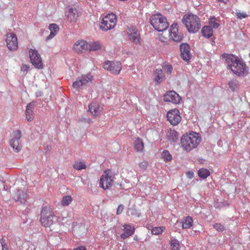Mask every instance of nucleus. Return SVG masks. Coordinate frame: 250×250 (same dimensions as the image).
Here are the masks:
<instances>
[{
	"label": "nucleus",
	"instance_id": "c85d7f7f",
	"mask_svg": "<svg viewBox=\"0 0 250 250\" xmlns=\"http://www.w3.org/2000/svg\"><path fill=\"white\" fill-rule=\"evenodd\" d=\"M134 146L137 151H142L144 149L143 141L140 138H138L134 142Z\"/></svg>",
	"mask_w": 250,
	"mask_h": 250
},
{
	"label": "nucleus",
	"instance_id": "c03bdc74",
	"mask_svg": "<svg viewBox=\"0 0 250 250\" xmlns=\"http://www.w3.org/2000/svg\"><path fill=\"white\" fill-rule=\"evenodd\" d=\"M124 208V207L123 205L121 204L118 206V208L117 209V214L119 215L122 213Z\"/></svg>",
	"mask_w": 250,
	"mask_h": 250
},
{
	"label": "nucleus",
	"instance_id": "79ce46f5",
	"mask_svg": "<svg viewBox=\"0 0 250 250\" xmlns=\"http://www.w3.org/2000/svg\"><path fill=\"white\" fill-rule=\"evenodd\" d=\"M148 163L146 161H143L139 164V167L143 169L146 170L147 167Z\"/></svg>",
	"mask_w": 250,
	"mask_h": 250
},
{
	"label": "nucleus",
	"instance_id": "393cba45",
	"mask_svg": "<svg viewBox=\"0 0 250 250\" xmlns=\"http://www.w3.org/2000/svg\"><path fill=\"white\" fill-rule=\"evenodd\" d=\"M49 29L50 30V34L48 35L46 39V42L52 39L57 34L59 30V27L55 23H51L49 25Z\"/></svg>",
	"mask_w": 250,
	"mask_h": 250
},
{
	"label": "nucleus",
	"instance_id": "a18cd8bd",
	"mask_svg": "<svg viewBox=\"0 0 250 250\" xmlns=\"http://www.w3.org/2000/svg\"><path fill=\"white\" fill-rule=\"evenodd\" d=\"M29 69V66L27 64H23L21 67V71L27 72Z\"/></svg>",
	"mask_w": 250,
	"mask_h": 250
},
{
	"label": "nucleus",
	"instance_id": "a19ab883",
	"mask_svg": "<svg viewBox=\"0 0 250 250\" xmlns=\"http://www.w3.org/2000/svg\"><path fill=\"white\" fill-rule=\"evenodd\" d=\"M236 16L238 19H242L248 17V15L245 12H237Z\"/></svg>",
	"mask_w": 250,
	"mask_h": 250
},
{
	"label": "nucleus",
	"instance_id": "7c9ffc66",
	"mask_svg": "<svg viewBox=\"0 0 250 250\" xmlns=\"http://www.w3.org/2000/svg\"><path fill=\"white\" fill-rule=\"evenodd\" d=\"M72 200V198L70 195L64 196L62 198L61 205L63 207L68 206L71 203Z\"/></svg>",
	"mask_w": 250,
	"mask_h": 250
},
{
	"label": "nucleus",
	"instance_id": "72a5a7b5",
	"mask_svg": "<svg viewBox=\"0 0 250 250\" xmlns=\"http://www.w3.org/2000/svg\"><path fill=\"white\" fill-rule=\"evenodd\" d=\"M162 158L165 162H167L171 161L172 156L167 150H165L162 153Z\"/></svg>",
	"mask_w": 250,
	"mask_h": 250
},
{
	"label": "nucleus",
	"instance_id": "f8f14e48",
	"mask_svg": "<svg viewBox=\"0 0 250 250\" xmlns=\"http://www.w3.org/2000/svg\"><path fill=\"white\" fill-rule=\"evenodd\" d=\"M31 62L34 67L38 69L43 67V63L40 55L36 49H30L29 51Z\"/></svg>",
	"mask_w": 250,
	"mask_h": 250
},
{
	"label": "nucleus",
	"instance_id": "423d86ee",
	"mask_svg": "<svg viewBox=\"0 0 250 250\" xmlns=\"http://www.w3.org/2000/svg\"><path fill=\"white\" fill-rule=\"evenodd\" d=\"M21 132L20 130L14 131L11 135L9 144L10 146L15 152H20L22 148V141L21 139Z\"/></svg>",
	"mask_w": 250,
	"mask_h": 250
},
{
	"label": "nucleus",
	"instance_id": "5701e85b",
	"mask_svg": "<svg viewBox=\"0 0 250 250\" xmlns=\"http://www.w3.org/2000/svg\"><path fill=\"white\" fill-rule=\"evenodd\" d=\"M154 81L158 84H160L165 79V75L161 69H156L153 73Z\"/></svg>",
	"mask_w": 250,
	"mask_h": 250
},
{
	"label": "nucleus",
	"instance_id": "f704fd0d",
	"mask_svg": "<svg viewBox=\"0 0 250 250\" xmlns=\"http://www.w3.org/2000/svg\"><path fill=\"white\" fill-rule=\"evenodd\" d=\"M89 50L91 51H96L101 48V44L99 42H93L89 45Z\"/></svg>",
	"mask_w": 250,
	"mask_h": 250
},
{
	"label": "nucleus",
	"instance_id": "ddd939ff",
	"mask_svg": "<svg viewBox=\"0 0 250 250\" xmlns=\"http://www.w3.org/2000/svg\"><path fill=\"white\" fill-rule=\"evenodd\" d=\"M169 37L170 40L177 42H179L182 40L183 36L178 31L177 23L174 22L170 26Z\"/></svg>",
	"mask_w": 250,
	"mask_h": 250
},
{
	"label": "nucleus",
	"instance_id": "f03ea898",
	"mask_svg": "<svg viewBox=\"0 0 250 250\" xmlns=\"http://www.w3.org/2000/svg\"><path fill=\"white\" fill-rule=\"evenodd\" d=\"M201 140V137L199 133L191 131L182 136L181 139L182 147L187 152H189L199 145Z\"/></svg>",
	"mask_w": 250,
	"mask_h": 250
},
{
	"label": "nucleus",
	"instance_id": "c756f323",
	"mask_svg": "<svg viewBox=\"0 0 250 250\" xmlns=\"http://www.w3.org/2000/svg\"><path fill=\"white\" fill-rule=\"evenodd\" d=\"M198 174L200 178L205 179L210 175V172L206 168H200L198 171Z\"/></svg>",
	"mask_w": 250,
	"mask_h": 250
},
{
	"label": "nucleus",
	"instance_id": "2f4dec72",
	"mask_svg": "<svg viewBox=\"0 0 250 250\" xmlns=\"http://www.w3.org/2000/svg\"><path fill=\"white\" fill-rule=\"evenodd\" d=\"M166 229L165 226L156 227L151 229L152 234L154 235H159L162 234Z\"/></svg>",
	"mask_w": 250,
	"mask_h": 250
},
{
	"label": "nucleus",
	"instance_id": "f3484780",
	"mask_svg": "<svg viewBox=\"0 0 250 250\" xmlns=\"http://www.w3.org/2000/svg\"><path fill=\"white\" fill-rule=\"evenodd\" d=\"M165 102H169L175 104H179L181 101L179 95L174 91H169L166 93L164 96Z\"/></svg>",
	"mask_w": 250,
	"mask_h": 250
},
{
	"label": "nucleus",
	"instance_id": "09e8293b",
	"mask_svg": "<svg viewBox=\"0 0 250 250\" xmlns=\"http://www.w3.org/2000/svg\"><path fill=\"white\" fill-rule=\"evenodd\" d=\"M81 121L82 122H86L87 123H90L92 122V120L89 118H83L81 120Z\"/></svg>",
	"mask_w": 250,
	"mask_h": 250
},
{
	"label": "nucleus",
	"instance_id": "20e7f679",
	"mask_svg": "<svg viewBox=\"0 0 250 250\" xmlns=\"http://www.w3.org/2000/svg\"><path fill=\"white\" fill-rule=\"evenodd\" d=\"M182 21L190 32L196 33L201 27L200 19L195 15H186L184 16Z\"/></svg>",
	"mask_w": 250,
	"mask_h": 250
},
{
	"label": "nucleus",
	"instance_id": "f257e3e1",
	"mask_svg": "<svg viewBox=\"0 0 250 250\" xmlns=\"http://www.w3.org/2000/svg\"><path fill=\"white\" fill-rule=\"evenodd\" d=\"M222 57L225 59L228 69H230L237 76H241L244 74L246 64L243 60L232 54L224 53Z\"/></svg>",
	"mask_w": 250,
	"mask_h": 250
},
{
	"label": "nucleus",
	"instance_id": "864d4df0",
	"mask_svg": "<svg viewBox=\"0 0 250 250\" xmlns=\"http://www.w3.org/2000/svg\"><path fill=\"white\" fill-rule=\"evenodd\" d=\"M132 211H133V212H136V209H132Z\"/></svg>",
	"mask_w": 250,
	"mask_h": 250
},
{
	"label": "nucleus",
	"instance_id": "37998d69",
	"mask_svg": "<svg viewBox=\"0 0 250 250\" xmlns=\"http://www.w3.org/2000/svg\"><path fill=\"white\" fill-rule=\"evenodd\" d=\"M225 206H226L225 202L219 203V202H217L215 203L214 205V207L216 208H220L223 207H225Z\"/></svg>",
	"mask_w": 250,
	"mask_h": 250
},
{
	"label": "nucleus",
	"instance_id": "aec40b11",
	"mask_svg": "<svg viewBox=\"0 0 250 250\" xmlns=\"http://www.w3.org/2000/svg\"><path fill=\"white\" fill-rule=\"evenodd\" d=\"M123 227L124 232L121 235L122 239H125L134 233L135 229L134 227H132L131 225L125 224Z\"/></svg>",
	"mask_w": 250,
	"mask_h": 250
},
{
	"label": "nucleus",
	"instance_id": "4be33fe9",
	"mask_svg": "<svg viewBox=\"0 0 250 250\" xmlns=\"http://www.w3.org/2000/svg\"><path fill=\"white\" fill-rule=\"evenodd\" d=\"M35 105L33 103L28 104L26 106L25 115L27 120L30 122L33 121L34 119L33 110L34 109Z\"/></svg>",
	"mask_w": 250,
	"mask_h": 250
},
{
	"label": "nucleus",
	"instance_id": "4468645a",
	"mask_svg": "<svg viewBox=\"0 0 250 250\" xmlns=\"http://www.w3.org/2000/svg\"><path fill=\"white\" fill-rule=\"evenodd\" d=\"M167 119L171 125H176L181 121L180 112L177 109H173L167 112Z\"/></svg>",
	"mask_w": 250,
	"mask_h": 250
},
{
	"label": "nucleus",
	"instance_id": "e433bc0d",
	"mask_svg": "<svg viewBox=\"0 0 250 250\" xmlns=\"http://www.w3.org/2000/svg\"><path fill=\"white\" fill-rule=\"evenodd\" d=\"M162 68L164 71L168 74H170L173 70L172 65L169 63H164L162 65Z\"/></svg>",
	"mask_w": 250,
	"mask_h": 250
},
{
	"label": "nucleus",
	"instance_id": "39448f33",
	"mask_svg": "<svg viewBox=\"0 0 250 250\" xmlns=\"http://www.w3.org/2000/svg\"><path fill=\"white\" fill-rule=\"evenodd\" d=\"M150 22L153 27L159 32L166 30L169 26L167 18L159 13L151 16L150 18Z\"/></svg>",
	"mask_w": 250,
	"mask_h": 250
},
{
	"label": "nucleus",
	"instance_id": "9b49d317",
	"mask_svg": "<svg viewBox=\"0 0 250 250\" xmlns=\"http://www.w3.org/2000/svg\"><path fill=\"white\" fill-rule=\"evenodd\" d=\"M128 39L136 44L141 43V37L137 29L134 26L128 27L126 30Z\"/></svg>",
	"mask_w": 250,
	"mask_h": 250
},
{
	"label": "nucleus",
	"instance_id": "dca6fc26",
	"mask_svg": "<svg viewBox=\"0 0 250 250\" xmlns=\"http://www.w3.org/2000/svg\"><path fill=\"white\" fill-rule=\"evenodd\" d=\"M73 50L78 54L84 53L88 50V43L83 40H78L74 44Z\"/></svg>",
	"mask_w": 250,
	"mask_h": 250
},
{
	"label": "nucleus",
	"instance_id": "3c124183",
	"mask_svg": "<svg viewBox=\"0 0 250 250\" xmlns=\"http://www.w3.org/2000/svg\"><path fill=\"white\" fill-rule=\"evenodd\" d=\"M219 2H221L226 4L229 0H217Z\"/></svg>",
	"mask_w": 250,
	"mask_h": 250
},
{
	"label": "nucleus",
	"instance_id": "412c9836",
	"mask_svg": "<svg viewBox=\"0 0 250 250\" xmlns=\"http://www.w3.org/2000/svg\"><path fill=\"white\" fill-rule=\"evenodd\" d=\"M27 193L22 190L17 189L14 196V199L16 202L24 203L26 201Z\"/></svg>",
	"mask_w": 250,
	"mask_h": 250
},
{
	"label": "nucleus",
	"instance_id": "49530a36",
	"mask_svg": "<svg viewBox=\"0 0 250 250\" xmlns=\"http://www.w3.org/2000/svg\"><path fill=\"white\" fill-rule=\"evenodd\" d=\"M186 174L187 177L188 179H192V178H193V177H194V174L193 172L192 171H187L186 173Z\"/></svg>",
	"mask_w": 250,
	"mask_h": 250
},
{
	"label": "nucleus",
	"instance_id": "de8ad7c7",
	"mask_svg": "<svg viewBox=\"0 0 250 250\" xmlns=\"http://www.w3.org/2000/svg\"><path fill=\"white\" fill-rule=\"evenodd\" d=\"M26 250H36V248L35 246L32 244H29V245H28L27 248L26 249Z\"/></svg>",
	"mask_w": 250,
	"mask_h": 250
},
{
	"label": "nucleus",
	"instance_id": "a878e982",
	"mask_svg": "<svg viewBox=\"0 0 250 250\" xmlns=\"http://www.w3.org/2000/svg\"><path fill=\"white\" fill-rule=\"evenodd\" d=\"M193 224V219L191 217L187 216L182 221V228L188 229L190 228Z\"/></svg>",
	"mask_w": 250,
	"mask_h": 250
},
{
	"label": "nucleus",
	"instance_id": "8fccbe9b",
	"mask_svg": "<svg viewBox=\"0 0 250 250\" xmlns=\"http://www.w3.org/2000/svg\"><path fill=\"white\" fill-rule=\"evenodd\" d=\"M74 250H86L84 246H80L74 249Z\"/></svg>",
	"mask_w": 250,
	"mask_h": 250
},
{
	"label": "nucleus",
	"instance_id": "473e14b6",
	"mask_svg": "<svg viewBox=\"0 0 250 250\" xmlns=\"http://www.w3.org/2000/svg\"><path fill=\"white\" fill-rule=\"evenodd\" d=\"M73 167L77 170H81L85 169L86 168V166L83 161H77L74 163Z\"/></svg>",
	"mask_w": 250,
	"mask_h": 250
},
{
	"label": "nucleus",
	"instance_id": "b1692460",
	"mask_svg": "<svg viewBox=\"0 0 250 250\" xmlns=\"http://www.w3.org/2000/svg\"><path fill=\"white\" fill-rule=\"evenodd\" d=\"M68 20L70 22L76 21L78 17V13L76 9L70 8L66 12Z\"/></svg>",
	"mask_w": 250,
	"mask_h": 250
},
{
	"label": "nucleus",
	"instance_id": "7ed1b4c3",
	"mask_svg": "<svg viewBox=\"0 0 250 250\" xmlns=\"http://www.w3.org/2000/svg\"><path fill=\"white\" fill-rule=\"evenodd\" d=\"M57 220V217L52 208L45 206L42 208L41 212L40 222L42 226L49 227Z\"/></svg>",
	"mask_w": 250,
	"mask_h": 250
},
{
	"label": "nucleus",
	"instance_id": "58836bf2",
	"mask_svg": "<svg viewBox=\"0 0 250 250\" xmlns=\"http://www.w3.org/2000/svg\"><path fill=\"white\" fill-rule=\"evenodd\" d=\"M179 243L176 240H174L171 242L170 248L171 250H179Z\"/></svg>",
	"mask_w": 250,
	"mask_h": 250
},
{
	"label": "nucleus",
	"instance_id": "cd10ccee",
	"mask_svg": "<svg viewBox=\"0 0 250 250\" xmlns=\"http://www.w3.org/2000/svg\"><path fill=\"white\" fill-rule=\"evenodd\" d=\"M168 140L172 142H175L178 138V133L175 130H170L167 133Z\"/></svg>",
	"mask_w": 250,
	"mask_h": 250
},
{
	"label": "nucleus",
	"instance_id": "ea45409f",
	"mask_svg": "<svg viewBox=\"0 0 250 250\" xmlns=\"http://www.w3.org/2000/svg\"><path fill=\"white\" fill-rule=\"evenodd\" d=\"M213 227L219 231H222L224 230V227L220 223H215L213 225Z\"/></svg>",
	"mask_w": 250,
	"mask_h": 250
},
{
	"label": "nucleus",
	"instance_id": "4c0bfd02",
	"mask_svg": "<svg viewBox=\"0 0 250 250\" xmlns=\"http://www.w3.org/2000/svg\"><path fill=\"white\" fill-rule=\"evenodd\" d=\"M209 24L210 26L214 28H217L219 26L220 24L216 22V19L215 17L210 18L209 21Z\"/></svg>",
	"mask_w": 250,
	"mask_h": 250
},
{
	"label": "nucleus",
	"instance_id": "bb28decb",
	"mask_svg": "<svg viewBox=\"0 0 250 250\" xmlns=\"http://www.w3.org/2000/svg\"><path fill=\"white\" fill-rule=\"evenodd\" d=\"M203 35L207 38L212 36L213 34V30L210 26H204L202 29Z\"/></svg>",
	"mask_w": 250,
	"mask_h": 250
},
{
	"label": "nucleus",
	"instance_id": "6ab92c4d",
	"mask_svg": "<svg viewBox=\"0 0 250 250\" xmlns=\"http://www.w3.org/2000/svg\"><path fill=\"white\" fill-rule=\"evenodd\" d=\"M88 111L93 116L97 117L101 115L102 109L98 103L92 102L88 105Z\"/></svg>",
	"mask_w": 250,
	"mask_h": 250
},
{
	"label": "nucleus",
	"instance_id": "a211bd4d",
	"mask_svg": "<svg viewBox=\"0 0 250 250\" xmlns=\"http://www.w3.org/2000/svg\"><path fill=\"white\" fill-rule=\"evenodd\" d=\"M181 56L186 62L189 61L191 58L190 48L187 43H182L180 45Z\"/></svg>",
	"mask_w": 250,
	"mask_h": 250
},
{
	"label": "nucleus",
	"instance_id": "2eb2a0df",
	"mask_svg": "<svg viewBox=\"0 0 250 250\" xmlns=\"http://www.w3.org/2000/svg\"><path fill=\"white\" fill-rule=\"evenodd\" d=\"M6 45L10 51H16L18 48V42L16 35L11 33L7 35Z\"/></svg>",
	"mask_w": 250,
	"mask_h": 250
},
{
	"label": "nucleus",
	"instance_id": "0eeeda50",
	"mask_svg": "<svg viewBox=\"0 0 250 250\" xmlns=\"http://www.w3.org/2000/svg\"><path fill=\"white\" fill-rule=\"evenodd\" d=\"M114 179V176L111 171L105 170L100 178L99 186L104 189H108L113 185Z\"/></svg>",
	"mask_w": 250,
	"mask_h": 250
},
{
	"label": "nucleus",
	"instance_id": "1a4fd4ad",
	"mask_svg": "<svg viewBox=\"0 0 250 250\" xmlns=\"http://www.w3.org/2000/svg\"><path fill=\"white\" fill-rule=\"evenodd\" d=\"M93 78V76L90 73L82 75L81 76L78 77L76 81L73 82L72 84L73 88L79 91L81 87L86 85L89 83L91 82Z\"/></svg>",
	"mask_w": 250,
	"mask_h": 250
},
{
	"label": "nucleus",
	"instance_id": "603ef678",
	"mask_svg": "<svg viewBox=\"0 0 250 250\" xmlns=\"http://www.w3.org/2000/svg\"><path fill=\"white\" fill-rule=\"evenodd\" d=\"M1 245L2 247V250H7V249L4 248V246L3 242H1Z\"/></svg>",
	"mask_w": 250,
	"mask_h": 250
},
{
	"label": "nucleus",
	"instance_id": "9d476101",
	"mask_svg": "<svg viewBox=\"0 0 250 250\" xmlns=\"http://www.w3.org/2000/svg\"><path fill=\"white\" fill-rule=\"evenodd\" d=\"M103 67L104 69L109 71L113 74L118 75L122 70V64L120 62L107 61L104 62Z\"/></svg>",
	"mask_w": 250,
	"mask_h": 250
},
{
	"label": "nucleus",
	"instance_id": "c9c22d12",
	"mask_svg": "<svg viewBox=\"0 0 250 250\" xmlns=\"http://www.w3.org/2000/svg\"><path fill=\"white\" fill-rule=\"evenodd\" d=\"M229 88L232 91H234L236 89H238L239 87V83L236 80H232L229 83Z\"/></svg>",
	"mask_w": 250,
	"mask_h": 250
},
{
	"label": "nucleus",
	"instance_id": "6e6552de",
	"mask_svg": "<svg viewBox=\"0 0 250 250\" xmlns=\"http://www.w3.org/2000/svg\"><path fill=\"white\" fill-rule=\"evenodd\" d=\"M116 15L113 13L107 14L103 18L100 23V28L104 31H107L113 28L117 23Z\"/></svg>",
	"mask_w": 250,
	"mask_h": 250
}]
</instances>
